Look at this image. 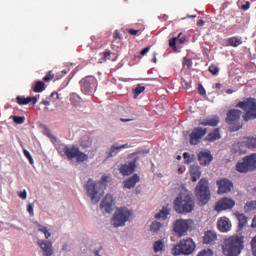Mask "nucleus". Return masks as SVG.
Segmentation results:
<instances>
[{
  "label": "nucleus",
  "mask_w": 256,
  "mask_h": 256,
  "mask_svg": "<svg viewBox=\"0 0 256 256\" xmlns=\"http://www.w3.org/2000/svg\"><path fill=\"white\" fill-rule=\"evenodd\" d=\"M195 195L202 205H207L211 199V190H209V180L201 178L195 188Z\"/></svg>",
  "instance_id": "7ed1b4c3"
},
{
  "label": "nucleus",
  "mask_w": 256,
  "mask_h": 256,
  "mask_svg": "<svg viewBox=\"0 0 256 256\" xmlns=\"http://www.w3.org/2000/svg\"><path fill=\"white\" fill-rule=\"evenodd\" d=\"M161 222H152L150 229L153 233H158L161 230Z\"/></svg>",
  "instance_id": "4c0bfd02"
},
{
  "label": "nucleus",
  "mask_w": 256,
  "mask_h": 256,
  "mask_svg": "<svg viewBox=\"0 0 256 256\" xmlns=\"http://www.w3.org/2000/svg\"><path fill=\"white\" fill-rule=\"evenodd\" d=\"M129 144H123L119 145L118 143L113 144L107 151V159H111V157L117 156L119 153H121L122 149H128Z\"/></svg>",
  "instance_id": "aec40b11"
},
{
  "label": "nucleus",
  "mask_w": 256,
  "mask_h": 256,
  "mask_svg": "<svg viewBox=\"0 0 256 256\" xmlns=\"http://www.w3.org/2000/svg\"><path fill=\"white\" fill-rule=\"evenodd\" d=\"M80 87L85 95H89V93H93L97 89V79L95 76H87L80 81Z\"/></svg>",
  "instance_id": "9b49d317"
},
{
  "label": "nucleus",
  "mask_w": 256,
  "mask_h": 256,
  "mask_svg": "<svg viewBox=\"0 0 256 256\" xmlns=\"http://www.w3.org/2000/svg\"><path fill=\"white\" fill-rule=\"evenodd\" d=\"M178 43L180 45H183V43H187V36H183V34L180 36V40H178Z\"/></svg>",
  "instance_id": "6e6d98bb"
},
{
  "label": "nucleus",
  "mask_w": 256,
  "mask_h": 256,
  "mask_svg": "<svg viewBox=\"0 0 256 256\" xmlns=\"http://www.w3.org/2000/svg\"><path fill=\"white\" fill-rule=\"evenodd\" d=\"M120 121H122V123H129V121H135V119H133V118H130V119L121 118Z\"/></svg>",
  "instance_id": "052dcab7"
},
{
  "label": "nucleus",
  "mask_w": 256,
  "mask_h": 256,
  "mask_svg": "<svg viewBox=\"0 0 256 256\" xmlns=\"http://www.w3.org/2000/svg\"><path fill=\"white\" fill-rule=\"evenodd\" d=\"M236 219L238 220L239 229H243V227L247 226V217L243 213H236Z\"/></svg>",
  "instance_id": "c85d7f7f"
},
{
  "label": "nucleus",
  "mask_w": 256,
  "mask_h": 256,
  "mask_svg": "<svg viewBox=\"0 0 256 256\" xmlns=\"http://www.w3.org/2000/svg\"><path fill=\"white\" fill-rule=\"evenodd\" d=\"M196 256H213V250L210 248L201 250Z\"/></svg>",
  "instance_id": "ea45409f"
},
{
  "label": "nucleus",
  "mask_w": 256,
  "mask_h": 256,
  "mask_svg": "<svg viewBox=\"0 0 256 256\" xmlns=\"http://www.w3.org/2000/svg\"><path fill=\"white\" fill-rule=\"evenodd\" d=\"M141 181V177H139V174H134L128 179L124 180L123 184L126 189H133L137 183Z\"/></svg>",
  "instance_id": "b1692460"
},
{
  "label": "nucleus",
  "mask_w": 256,
  "mask_h": 256,
  "mask_svg": "<svg viewBox=\"0 0 256 256\" xmlns=\"http://www.w3.org/2000/svg\"><path fill=\"white\" fill-rule=\"evenodd\" d=\"M154 253H161L165 251V242L163 240H157L153 244Z\"/></svg>",
  "instance_id": "c756f323"
},
{
  "label": "nucleus",
  "mask_w": 256,
  "mask_h": 256,
  "mask_svg": "<svg viewBox=\"0 0 256 256\" xmlns=\"http://www.w3.org/2000/svg\"><path fill=\"white\" fill-rule=\"evenodd\" d=\"M99 251H101V249H99V250H94V255H95V256H101V254H99Z\"/></svg>",
  "instance_id": "69168bd1"
},
{
  "label": "nucleus",
  "mask_w": 256,
  "mask_h": 256,
  "mask_svg": "<svg viewBox=\"0 0 256 256\" xmlns=\"http://www.w3.org/2000/svg\"><path fill=\"white\" fill-rule=\"evenodd\" d=\"M50 97H56L55 99L57 100V99H59V93H57V92H52L51 95H50Z\"/></svg>",
  "instance_id": "e2e57ef3"
},
{
  "label": "nucleus",
  "mask_w": 256,
  "mask_h": 256,
  "mask_svg": "<svg viewBox=\"0 0 256 256\" xmlns=\"http://www.w3.org/2000/svg\"><path fill=\"white\" fill-rule=\"evenodd\" d=\"M217 229L220 233H228L231 231V221L227 217H221L217 222Z\"/></svg>",
  "instance_id": "412c9836"
},
{
  "label": "nucleus",
  "mask_w": 256,
  "mask_h": 256,
  "mask_svg": "<svg viewBox=\"0 0 256 256\" xmlns=\"http://www.w3.org/2000/svg\"><path fill=\"white\" fill-rule=\"evenodd\" d=\"M38 231H40L45 235V239H49V237H51V234L49 233V230L47 229V227L41 224H38Z\"/></svg>",
  "instance_id": "e433bc0d"
},
{
  "label": "nucleus",
  "mask_w": 256,
  "mask_h": 256,
  "mask_svg": "<svg viewBox=\"0 0 256 256\" xmlns=\"http://www.w3.org/2000/svg\"><path fill=\"white\" fill-rule=\"evenodd\" d=\"M199 125H202V127H217L219 125V117L205 118L199 121Z\"/></svg>",
  "instance_id": "393cba45"
},
{
  "label": "nucleus",
  "mask_w": 256,
  "mask_h": 256,
  "mask_svg": "<svg viewBox=\"0 0 256 256\" xmlns=\"http://www.w3.org/2000/svg\"><path fill=\"white\" fill-rule=\"evenodd\" d=\"M38 245L43 251L44 256H51L53 255V243L50 241L45 240H38Z\"/></svg>",
  "instance_id": "4be33fe9"
},
{
  "label": "nucleus",
  "mask_w": 256,
  "mask_h": 256,
  "mask_svg": "<svg viewBox=\"0 0 256 256\" xmlns=\"http://www.w3.org/2000/svg\"><path fill=\"white\" fill-rule=\"evenodd\" d=\"M13 121H14V123H16L17 125H23V123H25V117L13 116Z\"/></svg>",
  "instance_id": "79ce46f5"
},
{
  "label": "nucleus",
  "mask_w": 256,
  "mask_h": 256,
  "mask_svg": "<svg viewBox=\"0 0 256 256\" xmlns=\"http://www.w3.org/2000/svg\"><path fill=\"white\" fill-rule=\"evenodd\" d=\"M190 177L193 183L199 181V179H201V167L192 166L190 168Z\"/></svg>",
  "instance_id": "bb28decb"
},
{
  "label": "nucleus",
  "mask_w": 256,
  "mask_h": 256,
  "mask_svg": "<svg viewBox=\"0 0 256 256\" xmlns=\"http://www.w3.org/2000/svg\"><path fill=\"white\" fill-rule=\"evenodd\" d=\"M18 197H20V199H23V200H25V199H27V191H20L19 193H18Z\"/></svg>",
  "instance_id": "8fccbe9b"
},
{
  "label": "nucleus",
  "mask_w": 256,
  "mask_h": 256,
  "mask_svg": "<svg viewBox=\"0 0 256 256\" xmlns=\"http://www.w3.org/2000/svg\"><path fill=\"white\" fill-rule=\"evenodd\" d=\"M182 35H183V32H180L177 37H173L169 40V47L174 51H177V41L179 42Z\"/></svg>",
  "instance_id": "473e14b6"
},
{
  "label": "nucleus",
  "mask_w": 256,
  "mask_h": 256,
  "mask_svg": "<svg viewBox=\"0 0 256 256\" xmlns=\"http://www.w3.org/2000/svg\"><path fill=\"white\" fill-rule=\"evenodd\" d=\"M138 31H139V30L129 29V30H128V33H129V35H137Z\"/></svg>",
  "instance_id": "13d9d810"
},
{
  "label": "nucleus",
  "mask_w": 256,
  "mask_h": 256,
  "mask_svg": "<svg viewBox=\"0 0 256 256\" xmlns=\"http://www.w3.org/2000/svg\"><path fill=\"white\" fill-rule=\"evenodd\" d=\"M204 135H207V128H202V127L194 128L189 135L190 145H199V143H201Z\"/></svg>",
  "instance_id": "f8f14e48"
},
{
  "label": "nucleus",
  "mask_w": 256,
  "mask_h": 256,
  "mask_svg": "<svg viewBox=\"0 0 256 256\" xmlns=\"http://www.w3.org/2000/svg\"><path fill=\"white\" fill-rule=\"evenodd\" d=\"M248 149H256V137H244Z\"/></svg>",
  "instance_id": "72a5a7b5"
},
{
  "label": "nucleus",
  "mask_w": 256,
  "mask_h": 256,
  "mask_svg": "<svg viewBox=\"0 0 256 256\" xmlns=\"http://www.w3.org/2000/svg\"><path fill=\"white\" fill-rule=\"evenodd\" d=\"M143 91H145V86L138 85V86L134 89V95H135V97H139V95H141V93H143Z\"/></svg>",
  "instance_id": "a19ab883"
},
{
  "label": "nucleus",
  "mask_w": 256,
  "mask_h": 256,
  "mask_svg": "<svg viewBox=\"0 0 256 256\" xmlns=\"http://www.w3.org/2000/svg\"><path fill=\"white\" fill-rule=\"evenodd\" d=\"M252 255L256 256V235L251 240Z\"/></svg>",
  "instance_id": "37998d69"
},
{
  "label": "nucleus",
  "mask_w": 256,
  "mask_h": 256,
  "mask_svg": "<svg viewBox=\"0 0 256 256\" xmlns=\"http://www.w3.org/2000/svg\"><path fill=\"white\" fill-rule=\"evenodd\" d=\"M183 66L187 67L188 69L193 66V60L190 58L184 57Z\"/></svg>",
  "instance_id": "a18cd8bd"
},
{
  "label": "nucleus",
  "mask_w": 256,
  "mask_h": 256,
  "mask_svg": "<svg viewBox=\"0 0 256 256\" xmlns=\"http://www.w3.org/2000/svg\"><path fill=\"white\" fill-rule=\"evenodd\" d=\"M215 87H216V89H220L221 88V83H216Z\"/></svg>",
  "instance_id": "774afa93"
},
{
  "label": "nucleus",
  "mask_w": 256,
  "mask_h": 256,
  "mask_svg": "<svg viewBox=\"0 0 256 256\" xmlns=\"http://www.w3.org/2000/svg\"><path fill=\"white\" fill-rule=\"evenodd\" d=\"M242 43H243V41L241 40V38H239L237 36L228 38V45L230 47H239V45H241Z\"/></svg>",
  "instance_id": "2f4dec72"
},
{
  "label": "nucleus",
  "mask_w": 256,
  "mask_h": 256,
  "mask_svg": "<svg viewBox=\"0 0 256 256\" xmlns=\"http://www.w3.org/2000/svg\"><path fill=\"white\" fill-rule=\"evenodd\" d=\"M247 211H255L256 209V201H249L245 204L244 207Z\"/></svg>",
  "instance_id": "58836bf2"
},
{
  "label": "nucleus",
  "mask_w": 256,
  "mask_h": 256,
  "mask_svg": "<svg viewBox=\"0 0 256 256\" xmlns=\"http://www.w3.org/2000/svg\"><path fill=\"white\" fill-rule=\"evenodd\" d=\"M80 145L83 147V149H87L93 145V141L91 140V137L89 136H82L80 140Z\"/></svg>",
  "instance_id": "7c9ffc66"
},
{
  "label": "nucleus",
  "mask_w": 256,
  "mask_h": 256,
  "mask_svg": "<svg viewBox=\"0 0 256 256\" xmlns=\"http://www.w3.org/2000/svg\"><path fill=\"white\" fill-rule=\"evenodd\" d=\"M167 215H169V209L163 207L162 210L155 215V219L165 220L167 219Z\"/></svg>",
  "instance_id": "c9c22d12"
},
{
  "label": "nucleus",
  "mask_w": 256,
  "mask_h": 256,
  "mask_svg": "<svg viewBox=\"0 0 256 256\" xmlns=\"http://www.w3.org/2000/svg\"><path fill=\"white\" fill-rule=\"evenodd\" d=\"M236 107L243 109L246 113L243 115L245 121H253L256 119V100L253 98H247L244 101L238 102Z\"/></svg>",
  "instance_id": "20e7f679"
},
{
  "label": "nucleus",
  "mask_w": 256,
  "mask_h": 256,
  "mask_svg": "<svg viewBox=\"0 0 256 256\" xmlns=\"http://www.w3.org/2000/svg\"><path fill=\"white\" fill-rule=\"evenodd\" d=\"M24 156L28 159L29 163L33 165V156H31V153L28 150L23 151Z\"/></svg>",
  "instance_id": "49530a36"
},
{
  "label": "nucleus",
  "mask_w": 256,
  "mask_h": 256,
  "mask_svg": "<svg viewBox=\"0 0 256 256\" xmlns=\"http://www.w3.org/2000/svg\"><path fill=\"white\" fill-rule=\"evenodd\" d=\"M215 241H217V232L213 230H208L204 233V236H203L204 245H215Z\"/></svg>",
  "instance_id": "5701e85b"
},
{
  "label": "nucleus",
  "mask_w": 256,
  "mask_h": 256,
  "mask_svg": "<svg viewBox=\"0 0 256 256\" xmlns=\"http://www.w3.org/2000/svg\"><path fill=\"white\" fill-rule=\"evenodd\" d=\"M64 154L66 155L67 159H76L78 163H83V161H87L89 156L84 152L79 150V147L72 145V146H64L63 147Z\"/></svg>",
  "instance_id": "6e6552de"
},
{
  "label": "nucleus",
  "mask_w": 256,
  "mask_h": 256,
  "mask_svg": "<svg viewBox=\"0 0 256 256\" xmlns=\"http://www.w3.org/2000/svg\"><path fill=\"white\" fill-rule=\"evenodd\" d=\"M88 197H90L91 201L94 203H99L101 201V197L105 194L99 182L93 181V179H89L87 184L84 186Z\"/></svg>",
  "instance_id": "423d86ee"
},
{
  "label": "nucleus",
  "mask_w": 256,
  "mask_h": 256,
  "mask_svg": "<svg viewBox=\"0 0 256 256\" xmlns=\"http://www.w3.org/2000/svg\"><path fill=\"white\" fill-rule=\"evenodd\" d=\"M218 139H221V133L219 131V128H215L213 131L208 133V135L205 138V141H208L209 143H213Z\"/></svg>",
  "instance_id": "cd10ccee"
},
{
  "label": "nucleus",
  "mask_w": 256,
  "mask_h": 256,
  "mask_svg": "<svg viewBox=\"0 0 256 256\" xmlns=\"http://www.w3.org/2000/svg\"><path fill=\"white\" fill-rule=\"evenodd\" d=\"M55 77V74H53V72L52 71H50L49 73H48V75H46L44 78H43V81H51L53 78Z\"/></svg>",
  "instance_id": "09e8293b"
},
{
  "label": "nucleus",
  "mask_w": 256,
  "mask_h": 256,
  "mask_svg": "<svg viewBox=\"0 0 256 256\" xmlns=\"http://www.w3.org/2000/svg\"><path fill=\"white\" fill-rule=\"evenodd\" d=\"M16 101L18 105H29V103H32V105H37V97H23V96H17Z\"/></svg>",
  "instance_id": "a878e982"
},
{
  "label": "nucleus",
  "mask_w": 256,
  "mask_h": 256,
  "mask_svg": "<svg viewBox=\"0 0 256 256\" xmlns=\"http://www.w3.org/2000/svg\"><path fill=\"white\" fill-rule=\"evenodd\" d=\"M111 56V51H105L104 52V57L107 59V57Z\"/></svg>",
  "instance_id": "0e129e2a"
},
{
  "label": "nucleus",
  "mask_w": 256,
  "mask_h": 256,
  "mask_svg": "<svg viewBox=\"0 0 256 256\" xmlns=\"http://www.w3.org/2000/svg\"><path fill=\"white\" fill-rule=\"evenodd\" d=\"M216 184L218 187V195L231 193V190L233 189V182L229 180V178H222L220 180H217Z\"/></svg>",
  "instance_id": "4468645a"
},
{
  "label": "nucleus",
  "mask_w": 256,
  "mask_h": 256,
  "mask_svg": "<svg viewBox=\"0 0 256 256\" xmlns=\"http://www.w3.org/2000/svg\"><path fill=\"white\" fill-rule=\"evenodd\" d=\"M131 217V211L127 208H120L116 210L114 217L112 218V225L114 227H123L126 221H129Z\"/></svg>",
  "instance_id": "1a4fd4ad"
},
{
  "label": "nucleus",
  "mask_w": 256,
  "mask_h": 256,
  "mask_svg": "<svg viewBox=\"0 0 256 256\" xmlns=\"http://www.w3.org/2000/svg\"><path fill=\"white\" fill-rule=\"evenodd\" d=\"M197 157L200 165H203L204 167L211 165V162L213 161L211 150H202L197 154Z\"/></svg>",
  "instance_id": "f3484780"
},
{
  "label": "nucleus",
  "mask_w": 256,
  "mask_h": 256,
  "mask_svg": "<svg viewBox=\"0 0 256 256\" xmlns=\"http://www.w3.org/2000/svg\"><path fill=\"white\" fill-rule=\"evenodd\" d=\"M109 181V176L104 175L101 177L99 183V186L101 187V185H107V182Z\"/></svg>",
  "instance_id": "de8ad7c7"
},
{
  "label": "nucleus",
  "mask_w": 256,
  "mask_h": 256,
  "mask_svg": "<svg viewBox=\"0 0 256 256\" xmlns=\"http://www.w3.org/2000/svg\"><path fill=\"white\" fill-rule=\"evenodd\" d=\"M243 112L237 109H231L227 112L226 123L228 125H237L241 119Z\"/></svg>",
  "instance_id": "dca6fc26"
},
{
  "label": "nucleus",
  "mask_w": 256,
  "mask_h": 256,
  "mask_svg": "<svg viewBox=\"0 0 256 256\" xmlns=\"http://www.w3.org/2000/svg\"><path fill=\"white\" fill-rule=\"evenodd\" d=\"M247 142L245 140V137L241 138L239 141L235 142L232 145V151L233 153H238V155H244L247 153Z\"/></svg>",
  "instance_id": "6ab92c4d"
},
{
  "label": "nucleus",
  "mask_w": 256,
  "mask_h": 256,
  "mask_svg": "<svg viewBox=\"0 0 256 256\" xmlns=\"http://www.w3.org/2000/svg\"><path fill=\"white\" fill-rule=\"evenodd\" d=\"M235 207V200L231 198H222L215 204V211L221 213V211H227V209H233Z\"/></svg>",
  "instance_id": "ddd939ff"
},
{
  "label": "nucleus",
  "mask_w": 256,
  "mask_h": 256,
  "mask_svg": "<svg viewBox=\"0 0 256 256\" xmlns=\"http://www.w3.org/2000/svg\"><path fill=\"white\" fill-rule=\"evenodd\" d=\"M209 71L212 73V75H217V73H219V67L215 64H212L209 67Z\"/></svg>",
  "instance_id": "c03bdc74"
},
{
  "label": "nucleus",
  "mask_w": 256,
  "mask_h": 256,
  "mask_svg": "<svg viewBox=\"0 0 256 256\" xmlns=\"http://www.w3.org/2000/svg\"><path fill=\"white\" fill-rule=\"evenodd\" d=\"M183 157H184V159H188L189 158V153H187V152H185L184 154H183Z\"/></svg>",
  "instance_id": "338daca9"
},
{
  "label": "nucleus",
  "mask_w": 256,
  "mask_h": 256,
  "mask_svg": "<svg viewBox=\"0 0 256 256\" xmlns=\"http://www.w3.org/2000/svg\"><path fill=\"white\" fill-rule=\"evenodd\" d=\"M174 209L176 213L181 215H187V213H192L195 209V200L190 194H179L174 200Z\"/></svg>",
  "instance_id": "f03ea898"
},
{
  "label": "nucleus",
  "mask_w": 256,
  "mask_h": 256,
  "mask_svg": "<svg viewBox=\"0 0 256 256\" xmlns=\"http://www.w3.org/2000/svg\"><path fill=\"white\" fill-rule=\"evenodd\" d=\"M113 37H114L115 40H117V39L121 40V34H119L118 30H116L114 32Z\"/></svg>",
  "instance_id": "4d7b16f0"
},
{
  "label": "nucleus",
  "mask_w": 256,
  "mask_h": 256,
  "mask_svg": "<svg viewBox=\"0 0 256 256\" xmlns=\"http://www.w3.org/2000/svg\"><path fill=\"white\" fill-rule=\"evenodd\" d=\"M249 7H251V3L247 1L244 5L241 6L242 11L249 10Z\"/></svg>",
  "instance_id": "864d4df0"
},
{
  "label": "nucleus",
  "mask_w": 256,
  "mask_h": 256,
  "mask_svg": "<svg viewBox=\"0 0 256 256\" xmlns=\"http://www.w3.org/2000/svg\"><path fill=\"white\" fill-rule=\"evenodd\" d=\"M137 167V159L130 161L129 163L122 164L119 168V172L124 177H129L135 173V168Z\"/></svg>",
  "instance_id": "2eb2a0df"
},
{
  "label": "nucleus",
  "mask_w": 256,
  "mask_h": 256,
  "mask_svg": "<svg viewBox=\"0 0 256 256\" xmlns=\"http://www.w3.org/2000/svg\"><path fill=\"white\" fill-rule=\"evenodd\" d=\"M195 251V242L193 239L188 238L186 240H181L178 244L174 245L171 249V253L174 256L179 255H191Z\"/></svg>",
  "instance_id": "39448f33"
},
{
  "label": "nucleus",
  "mask_w": 256,
  "mask_h": 256,
  "mask_svg": "<svg viewBox=\"0 0 256 256\" xmlns=\"http://www.w3.org/2000/svg\"><path fill=\"white\" fill-rule=\"evenodd\" d=\"M42 105H45L46 107H49V105H51V102L48 100H42Z\"/></svg>",
  "instance_id": "680f3d73"
},
{
  "label": "nucleus",
  "mask_w": 256,
  "mask_h": 256,
  "mask_svg": "<svg viewBox=\"0 0 256 256\" xmlns=\"http://www.w3.org/2000/svg\"><path fill=\"white\" fill-rule=\"evenodd\" d=\"M150 49H151L150 46H148V47L142 49L141 52H140V55H142V56L147 55V53H149Z\"/></svg>",
  "instance_id": "5fc2aeb1"
},
{
  "label": "nucleus",
  "mask_w": 256,
  "mask_h": 256,
  "mask_svg": "<svg viewBox=\"0 0 256 256\" xmlns=\"http://www.w3.org/2000/svg\"><path fill=\"white\" fill-rule=\"evenodd\" d=\"M34 93H43L45 91V83L43 81H38L33 87Z\"/></svg>",
  "instance_id": "f704fd0d"
},
{
  "label": "nucleus",
  "mask_w": 256,
  "mask_h": 256,
  "mask_svg": "<svg viewBox=\"0 0 256 256\" xmlns=\"http://www.w3.org/2000/svg\"><path fill=\"white\" fill-rule=\"evenodd\" d=\"M198 93L200 95H205L207 92L205 91V88L203 87V85L199 84L198 86Z\"/></svg>",
  "instance_id": "603ef678"
},
{
  "label": "nucleus",
  "mask_w": 256,
  "mask_h": 256,
  "mask_svg": "<svg viewBox=\"0 0 256 256\" xmlns=\"http://www.w3.org/2000/svg\"><path fill=\"white\" fill-rule=\"evenodd\" d=\"M195 222L192 219H178L174 223V231L180 236L183 237L187 231L193 229Z\"/></svg>",
  "instance_id": "9d476101"
},
{
  "label": "nucleus",
  "mask_w": 256,
  "mask_h": 256,
  "mask_svg": "<svg viewBox=\"0 0 256 256\" xmlns=\"http://www.w3.org/2000/svg\"><path fill=\"white\" fill-rule=\"evenodd\" d=\"M245 247V237L234 234L224 238L221 244L222 253L225 256H240Z\"/></svg>",
  "instance_id": "f257e3e1"
},
{
  "label": "nucleus",
  "mask_w": 256,
  "mask_h": 256,
  "mask_svg": "<svg viewBox=\"0 0 256 256\" xmlns=\"http://www.w3.org/2000/svg\"><path fill=\"white\" fill-rule=\"evenodd\" d=\"M256 169V153L245 156L242 161L237 162L236 171L238 173H249Z\"/></svg>",
  "instance_id": "0eeeda50"
},
{
  "label": "nucleus",
  "mask_w": 256,
  "mask_h": 256,
  "mask_svg": "<svg viewBox=\"0 0 256 256\" xmlns=\"http://www.w3.org/2000/svg\"><path fill=\"white\" fill-rule=\"evenodd\" d=\"M203 25H205V21L203 19H200L197 21V26L198 27H203Z\"/></svg>",
  "instance_id": "bf43d9fd"
},
{
  "label": "nucleus",
  "mask_w": 256,
  "mask_h": 256,
  "mask_svg": "<svg viewBox=\"0 0 256 256\" xmlns=\"http://www.w3.org/2000/svg\"><path fill=\"white\" fill-rule=\"evenodd\" d=\"M102 213H111L113 211V196L107 194L100 203Z\"/></svg>",
  "instance_id": "a211bd4d"
},
{
  "label": "nucleus",
  "mask_w": 256,
  "mask_h": 256,
  "mask_svg": "<svg viewBox=\"0 0 256 256\" xmlns=\"http://www.w3.org/2000/svg\"><path fill=\"white\" fill-rule=\"evenodd\" d=\"M27 211H28V213H29V215H30L31 217H33V215H35V212L33 211V205L28 204V206H27Z\"/></svg>",
  "instance_id": "3c124183"
}]
</instances>
